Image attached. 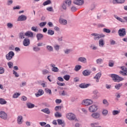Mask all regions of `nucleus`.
<instances>
[{"label": "nucleus", "mask_w": 127, "mask_h": 127, "mask_svg": "<svg viewBox=\"0 0 127 127\" xmlns=\"http://www.w3.org/2000/svg\"><path fill=\"white\" fill-rule=\"evenodd\" d=\"M96 64L98 65H101L104 62V59H98L96 60Z\"/></svg>", "instance_id": "obj_24"}, {"label": "nucleus", "mask_w": 127, "mask_h": 127, "mask_svg": "<svg viewBox=\"0 0 127 127\" xmlns=\"http://www.w3.org/2000/svg\"><path fill=\"white\" fill-rule=\"evenodd\" d=\"M23 45L24 46H29L30 45V40L28 38H25L23 41Z\"/></svg>", "instance_id": "obj_11"}, {"label": "nucleus", "mask_w": 127, "mask_h": 127, "mask_svg": "<svg viewBox=\"0 0 127 127\" xmlns=\"http://www.w3.org/2000/svg\"><path fill=\"white\" fill-rule=\"evenodd\" d=\"M111 78H112V80L114 82H118L119 83V82H121V81H124L125 79L121 76H119V75L116 74H111L110 76Z\"/></svg>", "instance_id": "obj_1"}, {"label": "nucleus", "mask_w": 127, "mask_h": 127, "mask_svg": "<svg viewBox=\"0 0 127 127\" xmlns=\"http://www.w3.org/2000/svg\"><path fill=\"white\" fill-rule=\"evenodd\" d=\"M23 117L21 116H18L17 117V124L18 125H22V123H23Z\"/></svg>", "instance_id": "obj_14"}, {"label": "nucleus", "mask_w": 127, "mask_h": 127, "mask_svg": "<svg viewBox=\"0 0 127 127\" xmlns=\"http://www.w3.org/2000/svg\"><path fill=\"white\" fill-rule=\"evenodd\" d=\"M102 115L105 116H107V115H108V110H103L102 111Z\"/></svg>", "instance_id": "obj_54"}, {"label": "nucleus", "mask_w": 127, "mask_h": 127, "mask_svg": "<svg viewBox=\"0 0 127 127\" xmlns=\"http://www.w3.org/2000/svg\"><path fill=\"white\" fill-rule=\"evenodd\" d=\"M70 10L72 11V12H75V11L77 10V8H76L75 6H72L70 8Z\"/></svg>", "instance_id": "obj_52"}, {"label": "nucleus", "mask_w": 127, "mask_h": 127, "mask_svg": "<svg viewBox=\"0 0 127 127\" xmlns=\"http://www.w3.org/2000/svg\"><path fill=\"white\" fill-rule=\"evenodd\" d=\"M52 70L53 72H58V71L59 70V69L58 68V67H57L56 66V67H52Z\"/></svg>", "instance_id": "obj_49"}, {"label": "nucleus", "mask_w": 127, "mask_h": 127, "mask_svg": "<svg viewBox=\"0 0 127 127\" xmlns=\"http://www.w3.org/2000/svg\"><path fill=\"white\" fill-rule=\"evenodd\" d=\"M115 1L116 2V3H124L125 2V0H114L113 2L115 3Z\"/></svg>", "instance_id": "obj_37"}, {"label": "nucleus", "mask_w": 127, "mask_h": 127, "mask_svg": "<svg viewBox=\"0 0 127 127\" xmlns=\"http://www.w3.org/2000/svg\"><path fill=\"white\" fill-rule=\"evenodd\" d=\"M82 74L83 76H85V77L90 76V75H91V71L89 69H85L83 71Z\"/></svg>", "instance_id": "obj_13"}, {"label": "nucleus", "mask_w": 127, "mask_h": 127, "mask_svg": "<svg viewBox=\"0 0 127 127\" xmlns=\"http://www.w3.org/2000/svg\"><path fill=\"white\" fill-rule=\"evenodd\" d=\"M7 26L8 28H12V27H13V25L11 23H7Z\"/></svg>", "instance_id": "obj_56"}, {"label": "nucleus", "mask_w": 127, "mask_h": 127, "mask_svg": "<svg viewBox=\"0 0 127 127\" xmlns=\"http://www.w3.org/2000/svg\"><path fill=\"white\" fill-rule=\"evenodd\" d=\"M14 56V53L13 51H10L7 55H6V59L9 61L12 59Z\"/></svg>", "instance_id": "obj_9"}, {"label": "nucleus", "mask_w": 127, "mask_h": 127, "mask_svg": "<svg viewBox=\"0 0 127 127\" xmlns=\"http://www.w3.org/2000/svg\"><path fill=\"white\" fill-rule=\"evenodd\" d=\"M4 73V68L2 67H0V74H3Z\"/></svg>", "instance_id": "obj_58"}, {"label": "nucleus", "mask_w": 127, "mask_h": 127, "mask_svg": "<svg viewBox=\"0 0 127 127\" xmlns=\"http://www.w3.org/2000/svg\"><path fill=\"white\" fill-rule=\"evenodd\" d=\"M118 34L121 37H124L127 34L125 28H122L119 30Z\"/></svg>", "instance_id": "obj_8"}, {"label": "nucleus", "mask_w": 127, "mask_h": 127, "mask_svg": "<svg viewBox=\"0 0 127 127\" xmlns=\"http://www.w3.org/2000/svg\"><path fill=\"white\" fill-rule=\"evenodd\" d=\"M27 19V17L24 15H21L18 17L17 21H25Z\"/></svg>", "instance_id": "obj_12"}, {"label": "nucleus", "mask_w": 127, "mask_h": 127, "mask_svg": "<svg viewBox=\"0 0 127 127\" xmlns=\"http://www.w3.org/2000/svg\"><path fill=\"white\" fill-rule=\"evenodd\" d=\"M114 17L116 19H117V20H119V21H120L121 22H123V23H125V22H126V21H124V20L122 18L118 16L117 15H114Z\"/></svg>", "instance_id": "obj_26"}, {"label": "nucleus", "mask_w": 127, "mask_h": 127, "mask_svg": "<svg viewBox=\"0 0 127 127\" xmlns=\"http://www.w3.org/2000/svg\"><path fill=\"white\" fill-rule=\"evenodd\" d=\"M24 36H25L24 33L21 32L19 33V39H24V38H25Z\"/></svg>", "instance_id": "obj_29"}, {"label": "nucleus", "mask_w": 127, "mask_h": 127, "mask_svg": "<svg viewBox=\"0 0 127 127\" xmlns=\"http://www.w3.org/2000/svg\"><path fill=\"white\" fill-rule=\"evenodd\" d=\"M72 50L71 49H66L64 51L65 54H69L70 52H71Z\"/></svg>", "instance_id": "obj_53"}, {"label": "nucleus", "mask_w": 127, "mask_h": 127, "mask_svg": "<svg viewBox=\"0 0 127 127\" xmlns=\"http://www.w3.org/2000/svg\"><path fill=\"white\" fill-rule=\"evenodd\" d=\"M59 22L61 24H63V25H66V24H67V21L65 19L61 18L59 19Z\"/></svg>", "instance_id": "obj_20"}, {"label": "nucleus", "mask_w": 127, "mask_h": 127, "mask_svg": "<svg viewBox=\"0 0 127 127\" xmlns=\"http://www.w3.org/2000/svg\"><path fill=\"white\" fill-rule=\"evenodd\" d=\"M72 3V1L71 0H64L63 4H62V7L64 10L67 9V6H71V4Z\"/></svg>", "instance_id": "obj_3"}, {"label": "nucleus", "mask_w": 127, "mask_h": 127, "mask_svg": "<svg viewBox=\"0 0 127 127\" xmlns=\"http://www.w3.org/2000/svg\"><path fill=\"white\" fill-rule=\"evenodd\" d=\"M91 117L94 120H101V114L99 112H93L91 114Z\"/></svg>", "instance_id": "obj_5"}, {"label": "nucleus", "mask_w": 127, "mask_h": 127, "mask_svg": "<svg viewBox=\"0 0 127 127\" xmlns=\"http://www.w3.org/2000/svg\"><path fill=\"white\" fill-rule=\"evenodd\" d=\"M46 48L49 51H50V52H52V51H53V47L51 46H47Z\"/></svg>", "instance_id": "obj_40"}, {"label": "nucleus", "mask_w": 127, "mask_h": 127, "mask_svg": "<svg viewBox=\"0 0 127 127\" xmlns=\"http://www.w3.org/2000/svg\"><path fill=\"white\" fill-rule=\"evenodd\" d=\"M7 65H8L9 68H12V67H13V63H12V62H9L7 63Z\"/></svg>", "instance_id": "obj_51"}, {"label": "nucleus", "mask_w": 127, "mask_h": 127, "mask_svg": "<svg viewBox=\"0 0 127 127\" xmlns=\"http://www.w3.org/2000/svg\"><path fill=\"white\" fill-rule=\"evenodd\" d=\"M57 84L59 85V86H65V83H61L59 81H58L57 82Z\"/></svg>", "instance_id": "obj_63"}, {"label": "nucleus", "mask_w": 127, "mask_h": 127, "mask_svg": "<svg viewBox=\"0 0 127 127\" xmlns=\"http://www.w3.org/2000/svg\"><path fill=\"white\" fill-rule=\"evenodd\" d=\"M57 122H58V125H64L62 126V127H64L65 126V124H64V122L62 120L58 119Z\"/></svg>", "instance_id": "obj_30"}, {"label": "nucleus", "mask_w": 127, "mask_h": 127, "mask_svg": "<svg viewBox=\"0 0 127 127\" xmlns=\"http://www.w3.org/2000/svg\"><path fill=\"white\" fill-rule=\"evenodd\" d=\"M63 78L65 81H69V80H70V76L68 74L64 75Z\"/></svg>", "instance_id": "obj_41"}, {"label": "nucleus", "mask_w": 127, "mask_h": 127, "mask_svg": "<svg viewBox=\"0 0 127 127\" xmlns=\"http://www.w3.org/2000/svg\"><path fill=\"white\" fill-rule=\"evenodd\" d=\"M54 48H55V50H56V51H58L59 50V48H60V46L57 45L54 46Z\"/></svg>", "instance_id": "obj_60"}, {"label": "nucleus", "mask_w": 127, "mask_h": 127, "mask_svg": "<svg viewBox=\"0 0 127 127\" xmlns=\"http://www.w3.org/2000/svg\"><path fill=\"white\" fill-rule=\"evenodd\" d=\"M91 36H93V38L95 41H98L100 38H103L106 37V35L104 34H99L96 33H93L91 34Z\"/></svg>", "instance_id": "obj_2"}, {"label": "nucleus", "mask_w": 127, "mask_h": 127, "mask_svg": "<svg viewBox=\"0 0 127 127\" xmlns=\"http://www.w3.org/2000/svg\"><path fill=\"white\" fill-rule=\"evenodd\" d=\"M73 3L74 4H76L77 5H82L84 4V0H78V1H73Z\"/></svg>", "instance_id": "obj_16"}, {"label": "nucleus", "mask_w": 127, "mask_h": 127, "mask_svg": "<svg viewBox=\"0 0 127 127\" xmlns=\"http://www.w3.org/2000/svg\"><path fill=\"white\" fill-rule=\"evenodd\" d=\"M77 60L79 62H81V63H86L87 62V59L84 57H79Z\"/></svg>", "instance_id": "obj_17"}, {"label": "nucleus", "mask_w": 127, "mask_h": 127, "mask_svg": "<svg viewBox=\"0 0 127 127\" xmlns=\"http://www.w3.org/2000/svg\"><path fill=\"white\" fill-rule=\"evenodd\" d=\"M81 68H82V66L80 65H76L74 67V70L76 71V72H77V71H79Z\"/></svg>", "instance_id": "obj_36"}, {"label": "nucleus", "mask_w": 127, "mask_h": 127, "mask_svg": "<svg viewBox=\"0 0 127 127\" xmlns=\"http://www.w3.org/2000/svg\"><path fill=\"white\" fill-rule=\"evenodd\" d=\"M81 104L83 106H90L93 104V101L91 99H85L82 101Z\"/></svg>", "instance_id": "obj_7"}, {"label": "nucleus", "mask_w": 127, "mask_h": 127, "mask_svg": "<svg viewBox=\"0 0 127 127\" xmlns=\"http://www.w3.org/2000/svg\"><path fill=\"white\" fill-rule=\"evenodd\" d=\"M66 117L69 121H75L76 122L77 121L76 116L72 113H67L66 115Z\"/></svg>", "instance_id": "obj_4"}, {"label": "nucleus", "mask_w": 127, "mask_h": 127, "mask_svg": "<svg viewBox=\"0 0 127 127\" xmlns=\"http://www.w3.org/2000/svg\"><path fill=\"white\" fill-rule=\"evenodd\" d=\"M33 49L34 51H35V52H37L39 51V50H40V48H39L38 47H35L33 48Z\"/></svg>", "instance_id": "obj_57"}, {"label": "nucleus", "mask_w": 127, "mask_h": 127, "mask_svg": "<svg viewBox=\"0 0 127 127\" xmlns=\"http://www.w3.org/2000/svg\"><path fill=\"white\" fill-rule=\"evenodd\" d=\"M42 72L43 75H46V74H49V73H50V71L47 69H43L42 71Z\"/></svg>", "instance_id": "obj_42"}, {"label": "nucleus", "mask_w": 127, "mask_h": 127, "mask_svg": "<svg viewBox=\"0 0 127 127\" xmlns=\"http://www.w3.org/2000/svg\"><path fill=\"white\" fill-rule=\"evenodd\" d=\"M88 110L90 113H96L98 111V106L93 105L89 107Z\"/></svg>", "instance_id": "obj_6"}, {"label": "nucleus", "mask_w": 127, "mask_h": 127, "mask_svg": "<svg viewBox=\"0 0 127 127\" xmlns=\"http://www.w3.org/2000/svg\"><path fill=\"white\" fill-rule=\"evenodd\" d=\"M13 74L16 78L19 77V74L14 70H13Z\"/></svg>", "instance_id": "obj_50"}, {"label": "nucleus", "mask_w": 127, "mask_h": 127, "mask_svg": "<svg viewBox=\"0 0 127 127\" xmlns=\"http://www.w3.org/2000/svg\"><path fill=\"white\" fill-rule=\"evenodd\" d=\"M103 31V32H105V33H111V30L108 28H104Z\"/></svg>", "instance_id": "obj_45"}, {"label": "nucleus", "mask_w": 127, "mask_h": 127, "mask_svg": "<svg viewBox=\"0 0 127 127\" xmlns=\"http://www.w3.org/2000/svg\"><path fill=\"white\" fill-rule=\"evenodd\" d=\"M121 113V110H113L112 111V114L113 116H117L118 115H120V113Z\"/></svg>", "instance_id": "obj_28"}, {"label": "nucleus", "mask_w": 127, "mask_h": 127, "mask_svg": "<svg viewBox=\"0 0 127 127\" xmlns=\"http://www.w3.org/2000/svg\"><path fill=\"white\" fill-rule=\"evenodd\" d=\"M104 45H105V42H104V40L103 39H101L99 40V46L100 47H104Z\"/></svg>", "instance_id": "obj_23"}, {"label": "nucleus", "mask_w": 127, "mask_h": 127, "mask_svg": "<svg viewBox=\"0 0 127 127\" xmlns=\"http://www.w3.org/2000/svg\"><path fill=\"white\" fill-rule=\"evenodd\" d=\"M102 76V73L101 72H98L96 74V75L94 77V79H96V82H99V79L101 78Z\"/></svg>", "instance_id": "obj_18"}, {"label": "nucleus", "mask_w": 127, "mask_h": 127, "mask_svg": "<svg viewBox=\"0 0 127 127\" xmlns=\"http://www.w3.org/2000/svg\"><path fill=\"white\" fill-rule=\"evenodd\" d=\"M119 73L121 75H122V76H127V72L126 71L120 70Z\"/></svg>", "instance_id": "obj_47"}, {"label": "nucleus", "mask_w": 127, "mask_h": 127, "mask_svg": "<svg viewBox=\"0 0 127 127\" xmlns=\"http://www.w3.org/2000/svg\"><path fill=\"white\" fill-rule=\"evenodd\" d=\"M12 2H13L12 0H8L7 1V5H10L11 4H12Z\"/></svg>", "instance_id": "obj_59"}, {"label": "nucleus", "mask_w": 127, "mask_h": 127, "mask_svg": "<svg viewBox=\"0 0 127 127\" xmlns=\"http://www.w3.org/2000/svg\"><path fill=\"white\" fill-rule=\"evenodd\" d=\"M44 94V91L42 89H40L38 90L37 93H35V96L37 98L38 97H40V96H42Z\"/></svg>", "instance_id": "obj_15"}, {"label": "nucleus", "mask_w": 127, "mask_h": 127, "mask_svg": "<svg viewBox=\"0 0 127 127\" xmlns=\"http://www.w3.org/2000/svg\"><path fill=\"white\" fill-rule=\"evenodd\" d=\"M61 109H62L61 106H57L55 107V111H56V112H58V111H61Z\"/></svg>", "instance_id": "obj_39"}, {"label": "nucleus", "mask_w": 127, "mask_h": 127, "mask_svg": "<svg viewBox=\"0 0 127 127\" xmlns=\"http://www.w3.org/2000/svg\"><path fill=\"white\" fill-rule=\"evenodd\" d=\"M20 95V93H14L13 95V98H18Z\"/></svg>", "instance_id": "obj_55"}, {"label": "nucleus", "mask_w": 127, "mask_h": 127, "mask_svg": "<svg viewBox=\"0 0 127 127\" xmlns=\"http://www.w3.org/2000/svg\"><path fill=\"white\" fill-rule=\"evenodd\" d=\"M0 118L4 121H6L7 120V114L3 111H0Z\"/></svg>", "instance_id": "obj_10"}, {"label": "nucleus", "mask_w": 127, "mask_h": 127, "mask_svg": "<svg viewBox=\"0 0 127 127\" xmlns=\"http://www.w3.org/2000/svg\"><path fill=\"white\" fill-rule=\"evenodd\" d=\"M51 4V0H47L43 2V5H44V6H45V5H48V4Z\"/></svg>", "instance_id": "obj_34"}, {"label": "nucleus", "mask_w": 127, "mask_h": 127, "mask_svg": "<svg viewBox=\"0 0 127 127\" xmlns=\"http://www.w3.org/2000/svg\"><path fill=\"white\" fill-rule=\"evenodd\" d=\"M122 86H123V83H118L115 86V89H116V90H120V89H121V87H122Z\"/></svg>", "instance_id": "obj_31"}, {"label": "nucleus", "mask_w": 127, "mask_h": 127, "mask_svg": "<svg viewBox=\"0 0 127 127\" xmlns=\"http://www.w3.org/2000/svg\"><path fill=\"white\" fill-rule=\"evenodd\" d=\"M41 112L45 113V114H47V115H49L50 114V110L49 108H45L41 110Z\"/></svg>", "instance_id": "obj_27"}, {"label": "nucleus", "mask_w": 127, "mask_h": 127, "mask_svg": "<svg viewBox=\"0 0 127 127\" xmlns=\"http://www.w3.org/2000/svg\"><path fill=\"white\" fill-rule=\"evenodd\" d=\"M45 92L46 94H49V95H52V92L50 89L46 88L45 89Z\"/></svg>", "instance_id": "obj_44"}, {"label": "nucleus", "mask_w": 127, "mask_h": 127, "mask_svg": "<svg viewBox=\"0 0 127 127\" xmlns=\"http://www.w3.org/2000/svg\"><path fill=\"white\" fill-rule=\"evenodd\" d=\"M47 10L48 11H53V8L52 7H47Z\"/></svg>", "instance_id": "obj_64"}, {"label": "nucleus", "mask_w": 127, "mask_h": 127, "mask_svg": "<svg viewBox=\"0 0 127 127\" xmlns=\"http://www.w3.org/2000/svg\"><path fill=\"white\" fill-rule=\"evenodd\" d=\"M47 23V22H42L39 24V25L40 26V27H43L46 25Z\"/></svg>", "instance_id": "obj_46"}, {"label": "nucleus", "mask_w": 127, "mask_h": 127, "mask_svg": "<svg viewBox=\"0 0 127 127\" xmlns=\"http://www.w3.org/2000/svg\"><path fill=\"white\" fill-rule=\"evenodd\" d=\"M36 37L37 38V40L39 41V40H41V39L43 38L44 36H43V34L41 33H38L36 35Z\"/></svg>", "instance_id": "obj_25"}, {"label": "nucleus", "mask_w": 127, "mask_h": 127, "mask_svg": "<svg viewBox=\"0 0 127 127\" xmlns=\"http://www.w3.org/2000/svg\"><path fill=\"white\" fill-rule=\"evenodd\" d=\"M6 101L3 99V98H0V105H6L7 104Z\"/></svg>", "instance_id": "obj_33"}, {"label": "nucleus", "mask_w": 127, "mask_h": 127, "mask_svg": "<svg viewBox=\"0 0 127 127\" xmlns=\"http://www.w3.org/2000/svg\"><path fill=\"white\" fill-rule=\"evenodd\" d=\"M73 81L75 83H77V82H79L80 81V79H79V77H75L73 79Z\"/></svg>", "instance_id": "obj_62"}, {"label": "nucleus", "mask_w": 127, "mask_h": 127, "mask_svg": "<svg viewBox=\"0 0 127 127\" xmlns=\"http://www.w3.org/2000/svg\"><path fill=\"white\" fill-rule=\"evenodd\" d=\"M31 30L34 31V32H38V29H37V26H33L31 28Z\"/></svg>", "instance_id": "obj_43"}, {"label": "nucleus", "mask_w": 127, "mask_h": 127, "mask_svg": "<svg viewBox=\"0 0 127 127\" xmlns=\"http://www.w3.org/2000/svg\"><path fill=\"white\" fill-rule=\"evenodd\" d=\"M89 47L91 50H97L98 49V47L96 46L94 44L90 45Z\"/></svg>", "instance_id": "obj_32"}, {"label": "nucleus", "mask_w": 127, "mask_h": 127, "mask_svg": "<svg viewBox=\"0 0 127 127\" xmlns=\"http://www.w3.org/2000/svg\"><path fill=\"white\" fill-rule=\"evenodd\" d=\"M25 36H27L28 37H33V33L28 31L25 33Z\"/></svg>", "instance_id": "obj_19"}, {"label": "nucleus", "mask_w": 127, "mask_h": 127, "mask_svg": "<svg viewBox=\"0 0 127 127\" xmlns=\"http://www.w3.org/2000/svg\"><path fill=\"white\" fill-rule=\"evenodd\" d=\"M47 33H48V35L52 36V35H54L55 32H54V31H53L51 29H49V30H48Z\"/></svg>", "instance_id": "obj_35"}, {"label": "nucleus", "mask_w": 127, "mask_h": 127, "mask_svg": "<svg viewBox=\"0 0 127 127\" xmlns=\"http://www.w3.org/2000/svg\"><path fill=\"white\" fill-rule=\"evenodd\" d=\"M110 42L111 45H115V44H116V41L114 40H110Z\"/></svg>", "instance_id": "obj_61"}, {"label": "nucleus", "mask_w": 127, "mask_h": 127, "mask_svg": "<svg viewBox=\"0 0 127 127\" xmlns=\"http://www.w3.org/2000/svg\"><path fill=\"white\" fill-rule=\"evenodd\" d=\"M114 65H115V63H114V61H109V62L108 64V65L109 66V67H113L114 66Z\"/></svg>", "instance_id": "obj_48"}, {"label": "nucleus", "mask_w": 127, "mask_h": 127, "mask_svg": "<svg viewBox=\"0 0 127 127\" xmlns=\"http://www.w3.org/2000/svg\"><path fill=\"white\" fill-rule=\"evenodd\" d=\"M90 86L89 84H85V83H81L79 85L80 88H81V89H85V88H88Z\"/></svg>", "instance_id": "obj_22"}, {"label": "nucleus", "mask_w": 127, "mask_h": 127, "mask_svg": "<svg viewBox=\"0 0 127 127\" xmlns=\"http://www.w3.org/2000/svg\"><path fill=\"white\" fill-rule=\"evenodd\" d=\"M26 106L27 107L28 109H33V108L35 107V105L30 102H28L26 103Z\"/></svg>", "instance_id": "obj_21"}, {"label": "nucleus", "mask_w": 127, "mask_h": 127, "mask_svg": "<svg viewBox=\"0 0 127 127\" xmlns=\"http://www.w3.org/2000/svg\"><path fill=\"white\" fill-rule=\"evenodd\" d=\"M55 117H56V118H61V117H62V115L57 111L55 114Z\"/></svg>", "instance_id": "obj_38"}]
</instances>
